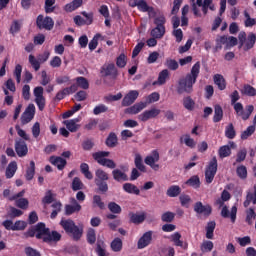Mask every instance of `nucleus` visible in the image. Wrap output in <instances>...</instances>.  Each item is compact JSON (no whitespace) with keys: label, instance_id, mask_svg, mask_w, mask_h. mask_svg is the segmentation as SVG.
Returning <instances> with one entry per match:
<instances>
[{"label":"nucleus","instance_id":"5fc2aeb1","mask_svg":"<svg viewBox=\"0 0 256 256\" xmlns=\"http://www.w3.org/2000/svg\"><path fill=\"white\" fill-rule=\"evenodd\" d=\"M29 63L32 65L34 71H39V69H41V62L38 58L36 59L33 54L29 55Z\"/></svg>","mask_w":256,"mask_h":256},{"label":"nucleus","instance_id":"bb28decb","mask_svg":"<svg viewBox=\"0 0 256 256\" xmlns=\"http://www.w3.org/2000/svg\"><path fill=\"white\" fill-rule=\"evenodd\" d=\"M253 192H248L246 195V200L244 201V207H249L251 203L256 205V186L253 187Z\"/></svg>","mask_w":256,"mask_h":256},{"label":"nucleus","instance_id":"7c9ffc66","mask_svg":"<svg viewBox=\"0 0 256 256\" xmlns=\"http://www.w3.org/2000/svg\"><path fill=\"white\" fill-rule=\"evenodd\" d=\"M123 189L126 193H130L132 195H139L141 193V190L132 183H125L123 185Z\"/></svg>","mask_w":256,"mask_h":256},{"label":"nucleus","instance_id":"3c124183","mask_svg":"<svg viewBox=\"0 0 256 256\" xmlns=\"http://www.w3.org/2000/svg\"><path fill=\"white\" fill-rule=\"evenodd\" d=\"M96 253L98 256H107L105 251V242L103 240L97 241Z\"/></svg>","mask_w":256,"mask_h":256},{"label":"nucleus","instance_id":"de8ad7c7","mask_svg":"<svg viewBox=\"0 0 256 256\" xmlns=\"http://www.w3.org/2000/svg\"><path fill=\"white\" fill-rule=\"evenodd\" d=\"M27 181H31L33 177H35V162L30 161V166L26 170V175H25Z\"/></svg>","mask_w":256,"mask_h":256},{"label":"nucleus","instance_id":"bf43d9fd","mask_svg":"<svg viewBox=\"0 0 256 256\" xmlns=\"http://www.w3.org/2000/svg\"><path fill=\"white\" fill-rule=\"evenodd\" d=\"M27 229V222L18 220L14 223L13 231H25Z\"/></svg>","mask_w":256,"mask_h":256},{"label":"nucleus","instance_id":"473e14b6","mask_svg":"<svg viewBox=\"0 0 256 256\" xmlns=\"http://www.w3.org/2000/svg\"><path fill=\"white\" fill-rule=\"evenodd\" d=\"M134 163H135V167L139 171H142V173H145V171H147L145 165L143 164V157L141 156V154L139 153L135 154Z\"/></svg>","mask_w":256,"mask_h":256},{"label":"nucleus","instance_id":"c03bdc74","mask_svg":"<svg viewBox=\"0 0 256 256\" xmlns=\"http://www.w3.org/2000/svg\"><path fill=\"white\" fill-rule=\"evenodd\" d=\"M183 105L187 111H193V109H195V101L191 96H187L183 99Z\"/></svg>","mask_w":256,"mask_h":256},{"label":"nucleus","instance_id":"b1692460","mask_svg":"<svg viewBox=\"0 0 256 256\" xmlns=\"http://www.w3.org/2000/svg\"><path fill=\"white\" fill-rule=\"evenodd\" d=\"M171 241H173L176 247H182V249H187L189 247V244H187V242L183 243V241L181 240V233L179 232L171 235Z\"/></svg>","mask_w":256,"mask_h":256},{"label":"nucleus","instance_id":"4c0bfd02","mask_svg":"<svg viewBox=\"0 0 256 256\" xmlns=\"http://www.w3.org/2000/svg\"><path fill=\"white\" fill-rule=\"evenodd\" d=\"M77 85V89H84L87 90L89 89V81L87 80V78L80 76L76 78V84Z\"/></svg>","mask_w":256,"mask_h":256},{"label":"nucleus","instance_id":"338daca9","mask_svg":"<svg viewBox=\"0 0 256 256\" xmlns=\"http://www.w3.org/2000/svg\"><path fill=\"white\" fill-rule=\"evenodd\" d=\"M15 201L16 207H19V209H27L29 207V200L27 198H19Z\"/></svg>","mask_w":256,"mask_h":256},{"label":"nucleus","instance_id":"4468645a","mask_svg":"<svg viewBox=\"0 0 256 256\" xmlns=\"http://www.w3.org/2000/svg\"><path fill=\"white\" fill-rule=\"evenodd\" d=\"M139 97V91L131 90L127 95L124 96L122 100V107H129L133 105L135 101H137Z\"/></svg>","mask_w":256,"mask_h":256},{"label":"nucleus","instance_id":"79ce46f5","mask_svg":"<svg viewBox=\"0 0 256 256\" xmlns=\"http://www.w3.org/2000/svg\"><path fill=\"white\" fill-rule=\"evenodd\" d=\"M17 172V162H11L6 168V178L11 179Z\"/></svg>","mask_w":256,"mask_h":256},{"label":"nucleus","instance_id":"cd10ccee","mask_svg":"<svg viewBox=\"0 0 256 256\" xmlns=\"http://www.w3.org/2000/svg\"><path fill=\"white\" fill-rule=\"evenodd\" d=\"M150 35L151 37H154V39H163L165 35V27L156 26L151 30Z\"/></svg>","mask_w":256,"mask_h":256},{"label":"nucleus","instance_id":"864d4df0","mask_svg":"<svg viewBox=\"0 0 256 256\" xmlns=\"http://www.w3.org/2000/svg\"><path fill=\"white\" fill-rule=\"evenodd\" d=\"M225 135L227 139H235V136L237 135V133L235 132V126H233V123H230L226 127Z\"/></svg>","mask_w":256,"mask_h":256},{"label":"nucleus","instance_id":"6e6d98bb","mask_svg":"<svg viewBox=\"0 0 256 256\" xmlns=\"http://www.w3.org/2000/svg\"><path fill=\"white\" fill-rule=\"evenodd\" d=\"M54 197L55 194H53V192L51 190H48L44 196V198L42 199V203L44 205H51V203H53L54 201Z\"/></svg>","mask_w":256,"mask_h":256},{"label":"nucleus","instance_id":"052dcab7","mask_svg":"<svg viewBox=\"0 0 256 256\" xmlns=\"http://www.w3.org/2000/svg\"><path fill=\"white\" fill-rule=\"evenodd\" d=\"M237 176L240 179H247V167L244 165L238 166L236 169Z\"/></svg>","mask_w":256,"mask_h":256},{"label":"nucleus","instance_id":"f257e3e1","mask_svg":"<svg viewBox=\"0 0 256 256\" xmlns=\"http://www.w3.org/2000/svg\"><path fill=\"white\" fill-rule=\"evenodd\" d=\"M200 72L201 62H196L193 65L190 73L178 81L176 88L178 95H183V93H187L189 95L193 93V85L197 83V78L199 77Z\"/></svg>","mask_w":256,"mask_h":256},{"label":"nucleus","instance_id":"5701e85b","mask_svg":"<svg viewBox=\"0 0 256 256\" xmlns=\"http://www.w3.org/2000/svg\"><path fill=\"white\" fill-rule=\"evenodd\" d=\"M213 80L220 91H225V89H227V82L225 81V77H223V75L216 74L214 75Z\"/></svg>","mask_w":256,"mask_h":256},{"label":"nucleus","instance_id":"423d86ee","mask_svg":"<svg viewBox=\"0 0 256 256\" xmlns=\"http://www.w3.org/2000/svg\"><path fill=\"white\" fill-rule=\"evenodd\" d=\"M238 41L240 43V47H243L244 51H249V49H253L256 42V36L253 33H250L247 37L245 32H240L238 35Z\"/></svg>","mask_w":256,"mask_h":256},{"label":"nucleus","instance_id":"39448f33","mask_svg":"<svg viewBox=\"0 0 256 256\" xmlns=\"http://www.w3.org/2000/svg\"><path fill=\"white\" fill-rule=\"evenodd\" d=\"M202 7V11L204 15H207V11L210 9V11H215V4L213 3V0H196V2H192V9L193 13L196 17H201V12H199V8Z\"/></svg>","mask_w":256,"mask_h":256},{"label":"nucleus","instance_id":"dca6fc26","mask_svg":"<svg viewBox=\"0 0 256 256\" xmlns=\"http://www.w3.org/2000/svg\"><path fill=\"white\" fill-rule=\"evenodd\" d=\"M194 211L199 215H205L206 217H209V215H211L212 208L210 205H203L202 202H196L194 204Z\"/></svg>","mask_w":256,"mask_h":256},{"label":"nucleus","instance_id":"6ab92c4d","mask_svg":"<svg viewBox=\"0 0 256 256\" xmlns=\"http://www.w3.org/2000/svg\"><path fill=\"white\" fill-rule=\"evenodd\" d=\"M222 217L225 219L229 218L231 219L232 223H235V219H237V206H233L231 208V212L229 214V208L227 206H224L221 211Z\"/></svg>","mask_w":256,"mask_h":256},{"label":"nucleus","instance_id":"2eb2a0df","mask_svg":"<svg viewBox=\"0 0 256 256\" xmlns=\"http://www.w3.org/2000/svg\"><path fill=\"white\" fill-rule=\"evenodd\" d=\"M70 203L65 206L66 215H73V213H79L81 211V204L75 198H71Z\"/></svg>","mask_w":256,"mask_h":256},{"label":"nucleus","instance_id":"aec40b11","mask_svg":"<svg viewBox=\"0 0 256 256\" xmlns=\"http://www.w3.org/2000/svg\"><path fill=\"white\" fill-rule=\"evenodd\" d=\"M49 161L52 165H55L59 171H63V169H65V165H67V160L59 156H51Z\"/></svg>","mask_w":256,"mask_h":256},{"label":"nucleus","instance_id":"c9c22d12","mask_svg":"<svg viewBox=\"0 0 256 256\" xmlns=\"http://www.w3.org/2000/svg\"><path fill=\"white\" fill-rule=\"evenodd\" d=\"M166 195L168 197H179V195H181V187L177 185L170 186L167 189Z\"/></svg>","mask_w":256,"mask_h":256},{"label":"nucleus","instance_id":"0e129e2a","mask_svg":"<svg viewBox=\"0 0 256 256\" xmlns=\"http://www.w3.org/2000/svg\"><path fill=\"white\" fill-rule=\"evenodd\" d=\"M255 133V126H249L245 131L241 134V139H249Z\"/></svg>","mask_w":256,"mask_h":256},{"label":"nucleus","instance_id":"2f4dec72","mask_svg":"<svg viewBox=\"0 0 256 256\" xmlns=\"http://www.w3.org/2000/svg\"><path fill=\"white\" fill-rule=\"evenodd\" d=\"M83 5V0H73L71 3L65 5V11L71 13L75 9H79Z\"/></svg>","mask_w":256,"mask_h":256},{"label":"nucleus","instance_id":"ea45409f","mask_svg":"<svg viewBox=\"0 0 256 256\" xmlns=\"http://www.w3.org/2000/svg\"><path fill=\"white\" fill-rule=\"evenodd\" d=\"M80 171L86 179H89V181H91V179H93V173H91V171H89V164L82 163L80 165Z\"/></svg>","mask_w":256,"mask_h":256},{"label":"nucleus","instance_id":"69168bd1","mask_svg":"<svg viewBox=\"0 0 256 256\" xmlns=\"http://www.w3.org/2000/svg\"><path fill=\"white\" fill-rule=\"evenodd\" d=\"M107 111H109V107L105 104H100L93 109L94 115H101V113H107Z\"/></svg>","mask_w":256,"mask_h":256},{"label":"nucleus","instance_id":"f03ea898","mask_svg":"<svg viewBox=\"0 0 256 256\" xmlns=\"http://www.w3.org/2000/svg\"><path fill=\"white\" fill-rule=\"evenodd\" d=\"M36 239H42L44 243H51L52 241H61V234L57 231H49L44 223L36 225Z\"/></svg>","mask_w":256,"mask_h":256},{"label":"nucleus","instance_id":"e2e57ef3","mask_svg":"<svg viewBox=\"0 0 256 256\" xmlns=\"http://www.w3.org/2000/svg\"><path fill=\"white\" fill-rule=\"evenodd\" d=\"M93 205L94 207H99V209H105V202L101 199V196H93Z\"/></svg>","mask_w":256,"mask_h":256},{"label":"nucleus","instance_id":"9d476101","mask_svg":"<svg viewBox=\"0 0 256 256\" xmlns=\"http://www.w3.org/2000/svg\"><path fill=\"white\" fill-rule=\"evenodd\" d=\"M34 117H35V104H29L21 116L22 125H27V123H31Z\"/></svg>","mask_w":256,"mask_h":256},{"label":"nucleus","instance_id":"a19ab883","mask_svg":"<svg viewBox=\"0 0 256 256\" xmlns=\"http://www.w3.org/2000/svg\"><path fill=\"white\" fill-rule=\"evenodd\" d=\"M223 119V108L220 105H216L214 107V117L213 121L214 123H219Z\"/></svg>","mask_w":256,"mask_h":256},{"label":"nucleus","instance_id":"a18cd8bd","mask_svg":"<svg viewBox=\"0 0 256 256\" xmlns=\"http://www.w3.org/2000/svg\"><path fill=\"white\" fill-rule=\"evenodd\" d=\"M95 185L98 187L100 193H107L109 191V185L104 180H94Z\"/></svg>","mask_w":256,"mask_h":256},{"label":"nucleus","instance_id":"680f3d73","mask_svg":"<svg viewBox=\"0 0 256 256\" xmlns=\"http://www.w3.org/2000/svg\"><path fill=\"white\" fill-rule=\"evenodd\" d=\"M108 209L111 213H114L116 215H119V213H121V211H122L121 206H119V204H117L115 202H110L108 204Z\"/></svg>","mask_w":256,"mask_h":256},{"label":"nucleus","instance_id":"412c9836","mask_svg":"<svg viewBox=\"0 0 256 256\" xmlns=\"http://www.w3.org/2000/svg\"><path fill=\"white\" fill-rule=\"evenodd\" d=\"M15 151L18 155V157H25V155H27V143H25V141L20 140L18 142L15 143Z\"/></svg>","mask_w":256,"mask_h":256},{"label":"nucleus","instance_id":"c85d7f7f","mask_svg":"<svg viewBox=\"0 0 256 256\" xmlns=\"http://www.w3.org/2000/svg\"><path fill=\"white\" fill-rule=\"evenodd\" d=\"M181 143H185L187 147H190V149H195L197 142L189 134H185L180 138Z\"/></svg>","mask_w":256,"mask_h":256},{"label":"nucleus","instance_id":"8fccbe9b","mask_svg":"<svg viewBox=\"0 0 256 256\" xmlns=\"http://www.w3.org/2000/svg\"><path fill=\"white\" fill-rule=\"evenodd\" d=\"M117 141H118L117 134L110 133L106 139V145L107 147H117Z\"/></svg>","mask_w":256,"mask_h":256},{"label":"nucleus","instance_id":"f3484780","mask_svg":"<svg viewBox=\"0 0 256 256\" xmlns=\"http://www.w3.org/2000/svg\"><path fill=\"white\" fill-rule=\"evenodd\" d=\"M136 5L140 11H143V13H148L150 17L155 15V9L147 5L145 0H137Z\"/></svg>","mask_w":256,"mask_h":256},{"label":"nucleus","instance_id":"49530a36","mask_svg":"<svg viewBox=\"0 0 256 256\" xmlns=\"http://www.w3.org/2000/svg\"><path fill=\"white\" fill-rule=\"evenodd\" d=\"M186 185H189L194 189H199V187H201V181L199 180V176H192L186 181Z\"/></svg>","mask_w":256,"mask_h":256},{"label":"nucleus","instance_id":"6e6552de","mask_svg":"<svg viewBox=\"0 0 256 256\" xmlns=\"http://www.w3.org/2000/svg\"><path fill=\"white\" fill-rule=\"evenodd\" d=\"M36 25L40 29H45L46 31H52L55 27V21L49 16L39 15L36 19Z\"/></svg>","mask_w":256,"mask_h":256},{"label":"nucleus","instance_id":"a211bd4d","mask_svg":"<svg viewBox=\"0 0 256 256\" xmlns=\"http://www.w3.org/2000/svg\"><path fill=\"white\" fill-rule=\"evenodd\" d=\"M79 121H81V119L75 118L72 120H65L63 123L68 131H70L71 133H77V131H79V128L81 127V125L77 124L79 123Z\"/></svg>","mask_w":256,"mask_h":256},{"label":"nucleus","instance_id":"c756f323","mask_svg":"<svg viewBox=\"0 0 256 256\" xmlns=\"http://www.w3.org/2000/svg\"><path fill=\"white\" fill-rule=\"evenodd\" d=\"M94 181H109V173L105 170L99 168L95 171V180Z\"/></svg>","mask_w":256,"mask_h":256},{"label":"nucleus","instance_id":"f704fd0d","mask_svg":"<svg viewBox=\"0 0 256 256\" xmlns=\"http://www.w3.org/2000/svg\"><path fill=\"white\" fill-rule=\"evenodd\" d=\"M241 93L242 95H247V97H255L256 89L253 86L246 84L241 89Z\"/></svg>","mask_w":256,"mask_h":256},{"label":"nucleus","instance_id":"a878e982","mask_svg":"<svg viewBox=\"0 0 256 256\" xmlns=\"http://www.w3.org/2000/svg\"><path fill=\"white\" fill-rule=\"evenodd\" d=\"M145 219H147V215L145 214V212H142L140 214H130V221L135 225H140V223H143Z\"/></svg>","mask_w":256,"mask_h":256},{"label":"nucleus","instance_id":"774afa93","mask_svg":"<svg viewBox=\"0 0 256 256\" xmlns=\"http://www.w3.org/2000/svg\"><path fill=\"white\" fill-rule=\"evenodd\" d=\"M55 0H45V12L53 13L55 11Z\"/></svg>","mask_w":256,"mask_h":256},{"label":"nucleus","instance_id":"603ef678","mask_svg":"<svg viewBox=\"0 0 256 256\" xmlns=\"http://www.w3.org/2000/svg\"><path fill=\"white\" fill-rule=\"evenodd\" d=\"M255 219H256L255 210L253 208H249L246 211V223H248V225H253V220Z\"/></svg>","mask_w":256,"mask_h":256},{"label":"nucleus","instance_id":"0eeeda50","mask_svg":"<svg viewBox=\"0 0 256 256\" xmlns=\"http://www.w3.org/2000/svg\"><path fill=\"white\" fill-rule=\"evenodd\" d=\"M215 175H217V157L214 156L205 170V181L208 185L213 183Z\"/></svg>","mask_w":256,"mask_h":256},{"label":"nucleus","instance_id":"37998d69","mask_svg":"<svg viewBox=\"0 0 256 256\" xmlns=\"http://www.w3.org/2000/svg\"><path fill=\"white\" fill-rule=\"evenodd\" d=\"M218 155L220 159H225V157L231 156V148L229 145L221 146L218 150Z\"/></svg>","mask_w":256,"mask_h":256},{"label":"nucleus","instance_id":"58836bf2","mask_svg":"<svg viewBox=\"0 0 256 256\" xmlns=\"http://www.w3.org/2000/svg\"><path fill=\"white\" fill-rule=\"evenodd\" d=\"M217 226V224L215 223V221H211L207 223L206 226V239H213L214 236V231H215V227Z\"/></svg>","mask_w":256,"mask_h":256},{"label":"nucleus","instance_id":"4d7b16f0","mask_svg":"<svg viewBox=\"0 0 256 256\" xmlns=\"http://www.w3.org/2000/svg\"><path fill=\"white\" fill-rule=\"evenodd\" d=\"M161 219L163 223H173L175 219V213L169 211L165 212L162 214Z\"/></svg>","mask_w":256,"mask_h":256},{"label":"nucleus","instance_id":"e433bc0d","mask_svg":"<svg viewBox=\"0 0 256 256\" xmlns=\"http://www.w3.org/2000/svg\"><path fill=\"white\" fill-rule=\"evenodd\" d=\"M110 247H111L112 251H114L115 253H119V251H121V249H123V240H121V238H115L111 242Z\"/></svg>","mask_w":256,"mask_h":256},{"label":"nucleus","instance_id":"72a5a7b5","mask_svg":"<svg viewBox=\"0 0 256 256\" xmlns=\"http://www.w3.org/2000/svg\"><path fill=\"white\" fill-rule=\"evenodd\" d=\"M167 77H169V70H162L158 76V81H155L153 85H165Z\"/></svg>","mask_w":256,"mask_h":256},{"label":"nucleus","instance_id":"09e8293b","mask_svg":"<svg viewBox=\"0 0 256 256\" xmlns=\"http://www.w3.org/2000/svg\"><path fill=\"white\" fill-rule=\"evenodd\" d=\"M213 243L209 240H204L200 246L202 253H211L213 251Z\"/></svg>","mask_w":256,"mask_h":256},{"label":"nucleus","instance_id":"1a4fd4ad","mask_svg":"<svg viewBox=\"0 0 256 256\" xmlns=\"http://www.w3.org/2000/svg\"><path fill=\"white\" fill-rule=\"evenodd\" d=\"M159 159V151L154 150L152 151L151 155L146 156V158L144 159V163L146 165H149V167H151V169H153L154 171H159V164H155L159 161Z\"/></svg>","mask_w":256,"mask_h":256},{"label":"nucleus","instance_id":"4be33fe9","mask_svg":"<svg viewBox=\"0 0 256 256\" xmlns=\"http://www.w3.org/2000/svg\"><path fill=\"white\" fill-rule=\"evenodd\" d=\"M146 107L147 103L139 102L127 108L126 113H129L130 115H137V113H141V111H143V109H145Z\"/></svg>","mask_w":256,"mask_h":256},{"label":"nucleus","instance_id":"393cba45","mask_svg":"<svg viewBox=\"0 0 256 256\" xmlns=\"http://www.w3.org/2000/svg\"><path fill=\"white\" fill-rule=\"evenodd\" d=\"M114 181H129V177L125 174V172L121 171L120 169H114L112 171Z\"/></svg>","mask_w":256,"mask_h":256},{"label":"nucleus","instance_id":"9b49d317","mask_svg":"<svg viewBox=\"0 0 256 256\" xmlns=\"http://www.w3.org/2000/svg\"><path fill=\"white\" fill-rule=\"evenodd\" d=\"M153 241V231L145 232L142 237L137 242L138 249H145V247H149Z\"/></svg>","mask_w":256,"mask_h":256},{"label":"nucleus","instance_id":"13d9d810","mask_svg":"<svg viewBox=\"0 0 256 256\" xmlns=\"http://www.w3.org/2000/svg\"><path fill=\"white\" fill-rule=\"evenodd\" d=\"M87 241L90 245H95L97 241V235L95 234V229L90 228L87 232Z\"/></svg>","mask_w":256,"mask_h":256},{"label":"nucleus","instance_id":"20e7f679","mask_svg":"<svg viewBox=\"0 0 256 256\" xmlns=\"http://www.w3.org/2000/svg\"><path fill=\"white\" fill-rule=\"evenodd\" d=\"M111 155L110 152L107 151H99L92 154L93 159L97 161L99 165H102V167H107L108 169H115L117 167V163L115 161L106 158Z\"/></svg>","mask_w":256,"mask_h":256},{"label":"nucleus","instance_id":"7ed1b4c3","mask_svg":"<svg viewBox=\"0 0 256 256\" xmlns=\"http://www.w3.org/2000/svg\"><path fill=\"white\" fill-rule=\"evenodd\" d=\"M60 225L68 235H72L75 241H79L83 236V228H79L71 219H62Z\"/></svg>","mask_w":256,"mask_h":256},{"label":"nucleus","instance_id":"ddd939ff","mask_svg":"<svg viewBox=\"0 0 256 256\" xmlns=\"http://www.w3.org/2000/svg\"><path fill=\"white\" fill-rule=\"evenodd\" d=\"M160 114H161V110L157 108H152L138 115V119L139 121H142L143 123H145L146 121H149V119H155V117H157Z\"/></svg>","mask_w":256,"mask_h":256},{"label":"nucleus","instance_id":"f8f14e48","mask_svg":"<svg viewBox=\"0 0 256 256\" xmlns=\"http://www.w3.org/2000/svg\"><path fill=\"white\" fill-rule=\"evenodd\" d=\"M100 73L102 77H117V68L114 63H106L102 66Z\"/></svg>","mask_w":256,"mask_h":256}]
</instances>
